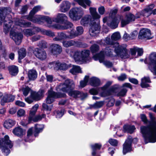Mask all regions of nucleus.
Returning a JSON list of instances; mask_svg holds the SVG:
<instances>
[{
    "instance_id": "obj_1",
    "label": "nucleus",
    "mask_w": 156,
    "mask_h": 156,
    "mask_svg": "<svg viewBox=\"0 0 156 156\" xmlns=\"http://www.w3.org/2000/svg\"><path fill=\"white\" fill-rule=\"evenodd\" d=\"M7 13L6 8H0V25L4 23V32L7 34L10 31V37L16 44L19 45L21 42L23 36L21 34L18 32L17 29L19 28L20 27H29L31 23L26 22L21 19L15 23L12 21L10 16L7 14Z\"/></svg>"
},
{
    "instance_id": "obj_2",
    "label": "nucleus",
    "mask_w": 156,
    "mask_h": 156,
    "mask_svg": "<svg viewBox=\"0 0 156 156\" xmlns=\"http://www.w3.org/2000/svg\"><path fill=\"white\" fill-rule=\"evenodd\" d=\"M151 122L153 124L147 126H142L140 131L142 134L145 144L156 142V120L155 118L151 113L149 114Z\"/></svg>"
},
{
    "instance_id": "obj_3",
    "label": "nucleus",
    "mask_w": 156,
    "mask_h": 156,
    "mask_svg": "<svg viewBox=\"0 0 156 156\" xmlns=\"http://www.w3.org/2000/svg\"><path fill=\"white\" fill-rule=\"evenodd\" d=\"M105 42L108 45H110L109 47L107 48L105 52L106 54L110 55L109 52L111 51L112 48H114V52L116 55L122 58H129V52L126 48V47L123 45H120L117 42L113 43L111 41L109 37H107L105 40Z\"/></svg>"
},
{
    "instance_id": "obj_4",
    "label": "nucleus",
    "mask_w": 156,
    "mask_h": 156,
    "mask_svg": "<svg viewBox=\"0 0 156 156\" xmlns=\"http://www.w3.org/2000/svg\"><path fill=\"white\" fill-rule=\"evenodd\" d=\"M66 51L74 59L76 63L79 64L88 62L91 60L90 56V51L88 50L73 51L71 49H67Z\"/></svg>"
},
{
    "instance_id": "obj_5",
    "label": "nucleus",
    "mask_w": 156,
    "mask_h": 156,
    "mask_svg": "<svg viewBox=\"0 0 156 156\" xmlns=\"http://www.w3.org/2000/svg\"><path fill=\"white\" fill-rule=\"evenodd\" d=\"M75 87L74 82L69 79H66L63 83L60 84L56 87L57 91H62L64 92H68L70 96L74 98L80 97V92L77 90H72Z\"/></svg>"
},
{
    "instance_id": "obj_6",
    "label": "nucleus",
    "mask_w": 156,
    "mask_h": 156,
    "mask_svg": "<svg viewBox=\"0 0 156 156\" xmlns=\"http://www.w3.org/2000/svg\"><path fill=\"white\" fill-rule=\"evenodd\" d=\"M41 9V7L40 6L38 5L34 7L30 12L29 16L25 17V18L33 23L40 24H42L45 22L47 23L51 24L52 21L48 16L39 15L34 16L35 13L40 10Z\"/></svg>"
},
{
    "instance_id": "obj_7",
    "label": "nucleus",
    "mask_w": 156,
    "mask_h": 156,
    "mask_svg": "<svg viewBox=\"0 0 156 156\" xmlns=\"http://www.w3.org/2000/svg\"><path fill=\"white\" fill-rule=\"evenodd\" d=\"M96 8L94 7H90L89 8L90 12L91 15H86L82 18L80 23L81 25L85 26L89 23L91 24L95 20H98L101 18L100 15L97 12Z\"/></svg>"
},
{
    "instance_id": "obj_8",
    "label": "nucleus",
    "mask_w": 156,
    "mask_h": 156,
    "mask_svg": "<svg viewBox=\"0 0 156 156\" xmlns=\"http://www.w3.org/2000/svg\"><path fill=\"white\" fill-rule=\"evenodd\" d=\"M38 107L39 105L38 104H36L34 106L30 111L28 122L24 123L23 121H22L21 122L20 124L23 126H25L27 124L30 123L31 121L36 122L41 120L43 118H45L46 115L44 114L35 116Z\"/></svg>"
},
{
    "instance_id": "obj_9",
    "label": "nucleus",
    "mask_w": 156,
    "mask_h": 156,
    "mask_svg": "<svg viewBox=\"0 0 156 156\" xmlns=\"http://www.w3.org/2000/svg\"><path fill=\"white\" fill-rule=\"evenodd\" d=\"M13 146V144L9 139L8 135H5L4 138L0 139V150L5 156L8 155L10 153L9 150Z\"/></svg>"
},
{
    "instance_id": "obj_10",
    "label": "nucleus",
    "mask_w": 156,
    "mask_h": 156,
    "mask_svg": "<svg viewBox=\"0 0 156 156\" xmlns=\"http://www.w3.org/2000/svg\"><path fill=\"white\" fill-rule=\"evenodd\" d=\"M112 83V81H108L103 87H101L98 89V90L101 89L103 91L100 94V95L102 97H105L107 96L114 95L117 92V89L115 88H112L108 90H107L108 88Z\"/></svg>"
},
{
    "instance_id": "obj_11",
    "label": "nucleus",
    "mask_w": 156,
    "mask_h": 156,
    "mask_svg": "<svg viewBox=\"0 0 156 156\" xmlns=\"http://www.w3.org/2000/svg\"><path fill=\"white\" fill-rule=\"evenodd\" d=\"M112 52L110 51L109 52V54L110 55H109L108 54H106L105 52L104 51H101L100 53L98 54H96L93 56V58L95 60H98L100 63H103L104 65L108 67H110L112 66V63L108 61H105V59L106 57V56H112Z\"/></svg>"
},
{
    "instance_id": "obj_12",
    "label": "nucleus",
    "mask_w": 156,
    "mask_h": 156,
    "mask_svg": "<svg viewBox=\"0 0 156 156\" xmlns=\"http://www.w3.org/2000/svg\"><path fill=\"white\" fill-rule=\"evenodd\" d=\"M83 14V11L81 8L76 7L72 9L69 13V17L73 21L80 20Z\"/></svg>"
},
{
    "instance_id": "obj_13",
    "label": "nucleus",
    "mask_w": 156,
    "mask_h": 156,
    "mask_svg": "<svg viewBox=\"0 0 156 156\" xmlns=\"http://www.w3.org/2000/svg\"><path fill=\"white\" fill-rule=\"evenodd\" d=\"M121 17L117 16L114 18L105 17L103 18L104 23L107 22V25L112 29H115L117 27Z\"/></svg>"
},
{
    "instance_id": "obj_14",
    "label": "nucleus",
    "mask_w": 156,
    "mask_h": 156,
    "mask_svg": "<svg viewBox=\"0 0 156 156\" xmlns=\"http://www.w3.org/2000/svg\"><path fill=\"white\" fill-rule=\"evenodd\" d=\"M66 94L64 93H55L51 90L48 91V95L46 99V103L48 104H51L54 101L55 98L61 97H64Z\"/></svg>"
},
{
    "instance_id": "obj_15",
    "label": "nucleus",
    "mask_w": 156,
    "mask_h": 156,
    "mask_svg": "<svg viewBox=\"0 0 156 156\" xmlns=\"http://www.w3.org/2000/svg\"><path fill=\"white\" fill-rule=\"evenodd\" d=\"M44 92V91L43 90H40L37 93L31 92L30 96L32 99L28 97L25 98V101L28 103L30 104L33 102V99L38 100L39 98L43 95Z\"/></svg>"
},
{
    "instance_id": "obj_16",
    "label": "nucleus",
    "mask_w": 156,
    "mask_h": 156,
    "mask_svg": "<svg viewBox=\"0 0 156 156\" xmlns=\"http://www.w3.org/2000/svg\"><path fill=\"white\" fill-rule=\"evenodd\" d=\"M99 20H98V21ZM90 28L89 30V33L90 36H94L99 34L100 32V27L99 22L96 23L93 22L90 24Z\"/></svg>"
},
{
    "instance_id": "obj_17",
    "label": "nucleus",
    "mask_w": 156,
    "mask_h": 156,
    "mask_svg": "<svg viewBox=\"0 0 156 156\" xmlns=\"http://www.w3.org/2000/svg\"><path fill=\"white\" fill-rule=\"evenodd\" d=\"M140 15L139 14H137V13L136 16H135L131 13H128L126 15L125 20H122L121 22L122 27H124L130 22L134 21L135 19L139 18Z\"/></svg>"
},
{
    "instance_id": "obj_18",
    "label": "nucleus",
    "mask_w": 156,
    "mask_h": 156,
    "mask_svg": "<svg viewBox=\"0 0 156 156\" xmlns=\"http://www.w3.org/2000/svg\"><path fill=\"white\" fill-rule=\"evenodd\" d=\"M52 21L51 24L47 23V26L48 27L49 25H53L54 24H52L53 22H55L58 23H60L62 24H63L66 20H67L68 17L65 14L63 13H58L57 14L56 18L51 19Z\"/></svg>"
},
{
    "instance_id": "obj_19",
    "label": "nucleus",
    "mask_w": 156,
    "mask_h": 156,
    "mask_svg": "<svg viewBox=\"0 0 156 156\" xmlns=\"http://www.w3.org/2000/svg\"><path fill=\"white\" fill-rule=\"evenodd\" d=\"M64 25L59 24H55L54 25H49L48 27L51 28H55L61 30H66L70 28H72L73 25L70 22L66 20L63 24Z\"/></svg>"
},
{
    "instance_id": "obj_20",
    "label": "nucleus",
    "mask_w": 156,
    "mask_h": 156,
    "mask_svg": "<svg viewBox=\"0 0 156 156\" xmlns=\"http://www.w3.org/2000/svg\"><path fill=\"white\" fill-rule=\"evenodd\" d=\"M123 130L120 129L119 128L118 129L117 131L116 132V134L119 136L121 137L122 136V134H120V133L124 132H127L130 133H132L134 131L135 129V127L134 126L126 125L124 126Z\"/></svg>"
},
{
    "instance_id": "obj_21",
    "label": "nucleus",
    "mask_w": 156,
    "mask_h": 156,
    "mask_svg": "<svg viewBox=\"0 0 156 156\" xmlns=\"http://www.w3.org/2000/svg\"><path fill=\"white\" fill-rule=\"evenodd\" d=\"M132 140L131 137L129 136L123 144V153L124 154L131 151V144Z\"/></svg>"
},
{
    "instance_id": "obj_22",
    "label": "nucleus",
    "mask_w": 156,
    "mask_h": 156,
    "mask_svg": "<svg viewBox=\"0 0 156 156\" xmlns=\"http://www.w3.org/2000/svg\"><path fill=\"white\" fill-rule=\"evenodd\" d=\"M34 53L37 58L41 60H44L46 58L47 54L44 50L36 48L34 50Z\"/></svg>"
},
{
    "instance_id": "obj_23",
    "label": "nucleus",
    "mask_w": 156,
    "mask_h": 156,
    "mask_svg": "<svg viewBox=\"0 0 156 156\" xmlns=\"http://www.w3.org/2000/svg\"><path fill=\"white\" fill-rule=\"evenodd\" d=\"M154 7L153 4L147 6L144 10L141 12L137 13V14L142 15L146 17H148L152 13V9Z\"/></svg>"
},
{
    "instance_id": "obj_24",
    "label": "nucleus",
    "mask_w": 156,
    "mask_h": 156,
    "mask_svg": "<svg viewBox=\"0 0 156 156\" xmlns=\"http://www.w3.org/2000/svg\"><path fill=\"white\" fill-rule=\"evenodd\" d=\"M151 33L150 30L147 29H143L140 30L138 36L139 39H143L146 38L151 39Z\"/></svg>"
},
{
    "instance_id": "obj_25",
    "label": "nucleus",
    "mask_w": 156,
    "mask_h": 156,
    "mask_svg": "<svg viewBox=\"0 0 156 156\" xmlns=\"http://www.w3.org/2000/svg\"><path fill=\"white\" fill-rule=\"evenodd\" d=\"M50 49L51 52L53 55L58 54L62 51L61 47L58 44H52L50 46Z\"/></svg>"
},
{
    "instance_id": "obj_26",
    "label": "nucleus",
    "mask_w": 156,
    "mask_h": 156,
    "mask_svg": "<svg viewBox=\"0 0 156 156\" xmlns=\"http://www.w3.org/2000/svg\"><path fill=\"white\" fill-rule=\"evenodd\" d=\"M71 4L67 1H64L61 4L59 10L62 12H65L68 11L70 8Z\"/></svg>"
},
{
    "instance_id": "obj_27",
    "label": "nucleus",
    "mask_w": 156,
    "mask_h": 156,
    "mask_svg": "<svg viewBox=\"0 0 156 156\" xmlns=\"http://www.w3.org/2000/svg\"><path fill=\"white\" fill-rule=\"evenodd\" d=\"M15 99L14 96L9 94H5L4 95L1 101V104L3 105L5 103L12 101Z\"/></svg>"
},
{
    "instance_id": "obj_28",
    "label": "nucleus",
    "mask_w": 156,
    "mask_h": 156,
    "mask_svg": "<svg viewBox=\"0 0 156 156\" xmlns=\"http://www.w3.org/2000/svg\"><path fill=\"white\" fill-rule=\"evenodd\" d=\"M83 28L82 27H77L76 28V31L75 32H74L73 30H71L70 31L71 38H73L78 35L82 34L83 32Z\"/></svg>"
},
{
    "instance_id": "obj_29",
    "label": "nucleus",
    "mask_w": 156,
    "mask_h": 156,
    "mask_svg": "<svg viewBox=\"0 0 156 156\" xmlns=\"http://www.w3.org/2000/svg\"><path fill=\"white\" fill-rule=\"evenodd\" d=\"M12 133L15 135L21 136L26 133V131L20 127L15 128L12 130Z\"/></svg>"
},
{
    "instance_id": "obj_30",
    "label": "nucleus",
    "mask_w": 156,
    "mask_h": 156,
    "mask_svg": "<svg viewBox=\"0 0 156 156\" xmlns=\"http://www.w3.org/2000/svg\"><path fill=\"white\" fill-rule=\"evenodd\" d=\"M71 35L70 33L69 35H67L63 33H58V36L54 38L53 40L55 41H57L63 39H72V38H71Z\"/></svg>"
},
{
    "instance_id": "obj_31",
    "label": "nucleus",
    "mask_w": 156,
    "mask_h": 156,
    "mask_svg": "<svg viewBox=\"0 0 156 156\" xmlns=\"http://www.w3.org/2000/svg\"><path fill=\"white\" fill-rule=\"evenodd\" d=\"M44 128V124H36L35 126L34 136L35 137L37 136L39 133L43 131Z\"/></svg>"
},
{
    "instance_id": "obj_32",
    "label": "nucleus",
    "mask_w": 156,
    "mask_h": 156,
    "mask_svg": "<svg viewBox=\"0 0 156 156\" xmlns=\"http://www.w3.org/2000/svg\"><path fill=\"white\" fill-rule=\"evenodd\" d=\"M89 82L90 84L94 87L99 86L100 84L99 79L95 77H92L89 79Z\"/></svg>"
},
{
    "instance_id": "obj_33",
    "label": "nucleus",
    "mask_w": 156,
    "mask_h": 156,
    "mask_svg": "<svg viewBox=\"0 0 156 156\" xmlns=\"http://www.w3.org/2000/svg\"><path fill=\"white\" fill-rule=\"evenodd\" d=\"M28 75L29 80H34L37 78V74L35 70L32 69L29 71Z\"/></svg>"
},
{
    "instance_id": "obj_34",
    "label": "nucleus",
    "mask_w": 156,
    "mask_h": 156,
    "mask_svg": "<svg viewBox=\"0 0 156 156\" xmlns=\"http://www.w3.org/2000/svg\"><path fill=\"white\" fill-rule=\"evenodd\" d=\"M15 124V121L12 119H9L6 120L4 124V127L6 129H9L13 126Z\"/></svg>"
},
{
    "instance_id": "obj_35",
    "label": "nucleus",
    "mask_w": 156,
    "mask_h": 156,
    "mask_svg": "<svg viewBox=\"0 0 156 156\" xmlns=\"http://www.w3.org/2000/svg\"><path fill=\"white\" fill-rule=\"evenodd\" d=\"M151 81L148 77H145L141 79V86L143 88H146L149 87L147 83H150Z\"/></svg>"
},
{
    "instance_id": "obj_36",
    "label": "nucleus",
    "mask_w": 156,
    "mask_h": 156,
    "mask_svg": "<svg viewBox=\"0 0 156 156\" xmlns=\"http://www.w3.org/2000/svg\"><path fill=\"white\" fill-rule=\"evenodd\" d=\"M74 1L84 8H86V4L90 5L91 3L90 1L89 0H74Z\"/></svg>"
},
{
    "instance_id": "obj_37",
    "label": "nucleus",
    "mask_w": 156,
    "mask_h": 156,
    "mask_svg": "<svg viewBox=\"0 0 156 156\" xmlns=\"http://www.w3.org/2000/svg\"><path fill=\"white\" fill-rule=\"evenodd\" d=\"M70 72L73 74H76L77 73H81V70L79 66L73 65L70 70Z\"/></svg>"
},
{
    "instance_id": "obj_38",
    "label": "nucleus",
    "mask_w": 156,
    "mask_h": 156,
    "mask_svg": "<svg viewBox=\"0 0 156 156\" xmlns=\"http://www.w3.org/2000/svg\"><path fill=\"white\" fill-rule=\"evenodd\" d=\"M101 145L100 144H95L91 145L92 149V155L94 156L96 153V151L100 150L101 148Z\"/></svg>"
},
{
    "instance_id": "obj_39",
    "label": "nucleus",
    "mask_w": 156,
    "mask_h": 156,
    "mask_svg": "<svg viewBox=\"0 0 156 156\" xmlns=\"http://www.w3.org/2000/svg\"><path fill=\"white\" fill-rule=\"evenodd\" d=\"M77 42L73 40L64 41L62 42L63 46L65 47H69L76 45Z\"/></svg>"
},
{
    "instance_id": "obj_40",
    "label": "nucleus",
    "mask_w": 156,
    "mask_h": 156,
    "mask_svg": "<svg viewBox=\"0 0 156 156\" xmlns=\"http://www.w3.org/2000/svg\"><path fill=\"white\" fill-rule=\"evenodd\" d=\"M9 69L10 74L12 76L16 75L18 72V67L14 66H10Z\"/></svg>"
},
{
    "instance_id": "obj_41",
    "label": "nucleus",
    "mask_w": 156,
    "mask_h": 156,
    "mask_svg": "<svg viewBox=\"0 0 156 156\" xmlns=\"http://www.w3.org/2000/svg\"><path fill=\"white\" fill-rule=\"evenodd\" d=\"M58 70H66L68 69L69 67V66L67 65L65 63H61L59 62H58Z\"/></svg>"
},
{
    "instance_id": "obj_42",
    "label": "nucleus",
    "mask_w": 156,
    "mask_h": 156,
    "mask_svg": "<svg viewBox=\"0 0 156 156\" xmlns=\"http://www.w3.org/2000/svg\"><path fill=\"white\" fill-rule=\"evenodd\" d=\"M58 61H55L50 62L48 67L50 69H52L55 70H58Z\"/></svg>"
},
{
    "instance_id": "obj_43",
    "label": "nucleus",
    "mask_w": 156,
    "mask_h": 156,
    "mask_svg": "<svg viewBox=\"0 0 156 156\" xmlns=\"http://www.w3.org/2000/svg\"><path fill=\"white\" fill-rule=\"evenodd\" d=\"M42 110L47 111V114H48L50 113V112L52 109V106H48L45 103H43L42 105Z\"/></svg>"
},
{
    "instance_id": "obj_44",
    "label": "nucleus",
    "mask_w": 156,
    "mask_h": 156,
    "mask_svg": "<svg viewBox=\"0 0 156 156\" xmlns=\"http://www.w3.org/2000/svg\"><path fill=\"white\" fill-rule=\"evenodd\" d=\"M89 81V77L88 76H85L83 80L80 82L79 87L83 88L85 87Z\"/></svg>"
},
{
    "instance_id": "obj_45",
    "label": "nucleus",
    "mask_w": 156,
    "mask_h": 156,
    "mask_svg": "<svg viewBox=\"0 0 156 156\" xmlns=\"http://www.w3.org/2000/svg\"><path fill=\"white\" fill-rule=\"evenodd\" d=\"M19 59L21 60L24 58L26 55V50L24 48H21L18 52Z\"/></svg>"
},
{
    "instance_id": "obj_46",
    "label": "nucleus",
    "mask_w": 156,
    "mask_h": 156,
    "mask_svg": "<svg viewBox=\"0 0 156 156\" xmlns=\"http://www.w3.org/2000/svg\"><path fill=\"white\" fill-rule=\"evenodd\" d=\"M104 101H97L91 105V107L95 108H100L104 105Z\"/></svg>"
},
{
    "instance_id": "obj_47",
    "label": "nucleus",
    "mask_w": 156,
    "mask_h": 156,
    "mask_svg": "<svg viewBox=\"0 0 156 156\" xmlns=\"http://www.w3.org/2000/svg\"><path fill=\"white\" fill-rule=\"evenodd\" d=\"M23 33L24 35L27 36H31L35 34L33 30L29 29H25L23 30Z\"/></svg>"
},
{
    "instance_id": "obj_48",
    "label": "nucleus",
    "mask_w": 156,
    "mask_h": 156,
    "mask_svg": "<svg viewBox=\"0 0 156 156\" xmlns=\"http://www.w3.org/2000/svg\"><path fill=\"white\" fill-rule=\"evenodd\" d=\"M121 38V35L119 32H118L113 33L111 36L112 40L117 41L119 39Z\"/></svg>"
},
{
    "instance_id": "obj_49",
    "label": "nucleus",
    "mask_w": 156,
    "mask_h": 156,
    "mask_svg": "<svg viewBox=\"0 0 156 156\" xmlns=\"http://www.w3.org/2000/svg\"><path fill=\"white\" fill-rule=\"evenodd\" d=\"M22 90L23 95L25 97L27 96L30 92H33L31 91L30 89L27 86L23 87L22 89Z\"/></svg>"
},
{
    "instance_id": "obj_50",
    "label": "nucleus",
    "mask_w": 156,
    "mask_h": 156,
    "mask_svg": "<svg viewBox=\"0 0 156 156\" xmlns=\"http://www.w3.org/2000/svg\"><path fill=\"white\" fill-rule=\"evenodd\" d=\"M42 34L49 36H54V34L53 32H51L50 30H46L44 29L42 30Z\"/></svg>"
},
{
    "instance_id": "obj_51",
    "label": "nucleus",
    "mask_w": 156,
    "mask_h": 156,
    "mask_svg": "<svg viewBox=\"0 0 156 156\" xmlns=\"http://www.w3.org/2000/svg\"><path fill=\"white\" fill-rule=\"evenodd\" d=\"M99 48L97 45L94 44L91 46L90 50L93 53H96L99 50Z\"/></svg>"
},
{
    "instance_id": "obj_52",
    "label": "nucleus",
    "mask_w": 156,
    "mask_h": 156,
    "mask_svg": "<svg viewBox=\"0 0 156 156\" xmlns=\"http://www.w3.org/2000/svg\"><path fill=\"white\" fill-rule=\"evenodd\" d=\"M65 110L62 109L60 111H58L56 112V117L57 118H60L63 115L64 113Z\"/></svg>"
},
{
    "instance_id": "obj_53",
    "label": "nucleus",
    "mask_w": 156,
    "mask_h": 156,
    "mask_svg": "<svg viewBox=\"0 0 156 156\" xmlns=\"http://www.w3.org/2000/svg\"><path fill=\"white\" fill-rule=\"evenodd\" d=\"M25 113V111L23 109H20L17 112V115L18 117L23 116Z\"/></svg>"
},
{
    "instance_id": "obj_54",
    "label": "nucleus",
    "mask_w": 156,
    "mask_h": 156,
    "mask_svg": "<svg viewBox=\"0 0 156 156\" xmlns=\"http://www.w3.org/2000/svg\"><path fill=\"white\" fill-rule=\"evenodd\" d=\"M118 9H113L111 10L109 14V17L114 18V16L117 13Z\"/></svg>"
},
{
    "instance_id": "obj_55",
    "label": "nucleus",
    "mask_w": 156,
    "mask_h": 156,
    "mask_svg": "<svg viewBox=\"0 0 156 156\" xmlns=\"http://www.w3.org/2000/svg\"><path fill=\"white\" fill-rule=\"evenodd\" d=\"M127 91V90L126 88H123L118 93V95L119 96H123L126 95Z\"/></svg>"
},
{
    "instance_id": "obj_56",
    "label": "nucleus",
    "mask_w": 156,
    "mask_h": 156,
    "mask_svg": "<svg viewBox=\"0 0 156 156\" xmlns=\"http://www.w3.org/2000/svg\"><path fill=\"white\" fill-rule=\"evenodd\" d=\"M108 142L112 145L114 146H116L118 143V142L116 140L112 139H110Z\"/></svg>"
},
{
    "instance_id": "obj_57",
    "label": "nucleus",
    "mask_w": 156,
    "mask_h": 156,
    "mask_svg": "<svg viewBox=\"0 0 156 156\" xmlns=\"http://www.w3.org/2000/svg\"><path fill=\"white\" fill-rule=\"evenodd\" d=\"M98 11L101 15H103L105 12V8L103 6H101L98 8Z\"/></svg>"
},
{
    "instance_id": "obj_58",
    "label": "nucleus",
    "mask_w": 156,
    "mask_h": 156,
    "mask_svg": "<svg viewBox=\"0 0 156 156\" xmlns=\"http://www.w3.org/2000/svg\"><path fill=\"white\" fill-rule=\"evenodd\" d=\"M46 77L47 81L48 82H51L55 80L52 75H47Z\"/></svg>"
},
{
    "instance_id": "obj_59",
    "label": "nucleus",
    "mask_w": 156,
    "mask_h": 156,
    "mask_svg": "<svg viewBox=\"0 0 156 156\" xmlns=\"http://www.w3.org/2000/svg\"><path fill=\"white\" fill-rule=\"evenodd\" d=\"M138 34V32L136 31L135 30L133 31L132 33L130 34V38L131 39H134L136 37Z\"/></svg>"
},
{
    "instance_id": "obj_60",
    "label": "nucleus",
    "mask_w": 156,
    "mask_h": 156,
    "mask_svg": "<svg viewBox=\"0 0 156 156\" xmlns=\"http://www.w3.org/2000/svg\"><path fill=\"white\" fill-rule=\"evenodd\" d=\"M38 46L42 48H45L47 46V43L44 41H41L38 44Z\"/></svg>"
},
{
    "instance_id": "obj_61",
    "label": "nucleus",
    "mask_w": 156,
    "mask_h": 156,
    "mask_svg": "<svg viewBox=\"0 0 156 156\" xmlns=\"http://www.w3.org/2000/svg\"><path fill=\"white\" fill-rule=\"evenodd\" d=\"M15 104L16 105L22 107H24L25 105L24 103L19 100L16 101Z\"/></svg>"
},
{
    "instance_id": "obj_62",
    "label": "nucleus",
    "mask_w": 156,
    "mask_h": 156,
    "mask_svg": "<svg viewBox=\"0 0 156 156\" xmlns=\"http://www.w3.org/2000/svg\"><path fill=\"white\" fill-rule=\"evenodd\" d=\"M115 103V100L112 98H111L108 103L107 105L109 107H111L113 106Z\"/></svg>"
},
{
    "instance_id": "obj_63",
    "label": "nucleus",
    "mask_w": 156,
    "mask_h": 156,
    "mask_svg": "<svg viewBox=\"0 0 156 156\" xmlns=\"http://www.w3.org/2000/svg\"><path fill=\"white\" fill-rule=\"evenodd\" d=\"M126 78V76L125 74H121L120 76L118 77V79L119 80L122 81Z\"/></svg>"
},
{
    "instance_id": "obj_64",
    "label": "nucleus",
    "mask_w": 156,
    "mask_h": 156,
    "mask_svg": "<svg viewBox=\"0 0 156 156\" xmlns=\"http://www.w3.org/2000/svg\"><path fill=\"white\" fill-rule=\"evenodd\" d=\"M136 51L137 52V54L138 55L141 56L143 53V50L142 48H140L136 47Z\"/></svg>"
}]
</instances>
